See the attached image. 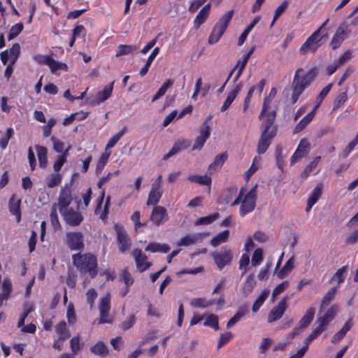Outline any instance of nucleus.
<instances>
[{
    "instance_id": "54",
    "label": "nucleus",
    "mask_w": 358,
    "mask_h": 358,
    "mask_svg": "<svg viewBox=\"0 0 358 358\" xmlns=\"http://www.w3.org/2000/svg\"><path fill=\"white\" fill-rule=\"evenodd\" d=\"M62 177L61 174L57 173H52L50 176V177L48 179L47 182V186L49 188H53L60 184L62 182Z\"/></svg>"
},
{
    "instance_id": "1",
    "label": "nucleus",
    "mask_w": 358,
    "mask_h": 358,
    "mask_svg": "<svg viewBox=\"0 0 358 358\" xmlns=\"http://www.w3.org/2000/svg\"><path fill=\"white\" fill-rule=\"evenodd\" d=\"M277 94V89L272 87L268 96L263 102L261 113L259 116V120H262L261 124V134L257 143V152L259 155H262L266 152L273 139L277 134V127L274 125V121L276 116L275 110L268 112L270 104Z\"/></svg>"
},
{
    "instance_id": "43",
    "label": "nucleus",
    "mask_w": 358,
    "mask_h": 358,
    "mask_svg": "<svg viewBox=\"0 0 358 358\" xmlns=\"http://www.w3.org/2000/svg\"><path fill=\"white\" fill-rule=\"evenodd\" d=\"M109 157L110 153L105 152L101 155V157L98 159L95 169V173L97 176L102 173L105 166L108 163Z\"/></svg>"
},
{
    "instance_id": "3",
    "label": "nucleus",
    "mask_w": 358,
    "mask_h": 358,
    "mask_svg": "<svg viewBox=\"0 0 358 358\" xmlns=\"http://www.w3.org/2000/svg\"><path fill=\"white\" fill-rule=\"evenodd\" d=\"M257 185H255L250 191L242 197L244 194V188L242 187L239 192L238 196L231 203V206H236L241 203L239 213L241 217L245 216L247 214L254 210L256 206L257 201Z\"/></svg>"
},
{
    "instance_id": "15",
    "label": "nucleus",
    "mask_w": 358,
    "mask_h": 358,
    "mask_svg": "<svg viewBox=\"0 0 358 358\" xmlns=\"http://www.w3.org/2000/svg\"><path fill=\"white\" fill-rule=\"evenodd\" d=\"M117 232V242L121 253L128 251L131 246V241L125 230L119 226L115 227Z\"/></svg>"
},
{
    "instance_id": "56",
    "label": "nucleus",
    "mask_w": 358,
    "mask_h": 358,
    "mask_svg": "<svg viewBox=\"0 0 358 358\" xmlns=\"http://www.w3.org/2000/svg\"><path fill=\"white\" fill-rule=\"evenodd\" d=\"M263 261V250L260 248L255 250L252 256L251 263L253 266L259 265Z\"/></svg>"
},
{
    "instance_id": "8",
    "label": "nucleus",
    "mask_w": 358,
    "mask_h": 358,
    "mask_svg": "<svg viewBox=\"0 0 358 358\" xmlns=\"http://www.w3.org/2000/svg\"><path fill=\"white\" fill-rule=\"evenodd\" d=\"M212 257L219 270H222L224 266L231 264L233 255L230 248L222 247L220 251L213 252Z\"/></svg>"
},
{
    "instance_id": "31",
    "label": "nucleus",
    "mask_w": 358,
    "mask_h": 358,
    "mask_svg": "<svg viewBox=\"0 0 358 358\" xmlns=\"http://www.w3.org/2000/svg\"><path fill=\"white\" fill-rule=\"evenodd\" d=\"M187 180L192 182H196L202 185L210 186L212 179L207 175L200 176L197 174H189Z\"/></svg>"
},
{
    "instance_id": "20",
    "label": "nucleus",
    "mask_w": 358,
    "mask_h": 358,
    "mask_svg": "<svg viewBox=\"0 0 358 358\" xmlns=\"http://www.w3.org/2000/svg\"><path fill=\"white\" fill-rule=\"evenodd\" d=\"M110 294H108L101 298L99 304V312H100V320L99 324L110 323L112 321L107 319L108 313L110 309Z\"/></svg>"
},
{
    "instance_id": "58",
    "label": "nucleus",
    "mask_w": 358,
    "mask_h": 358,
    "mask_svg": "<svg viewBox=\"0 0 358 358\" xmlns=\"http://www.w3.org/2000/svg\"><path fill=\"white\" fill-rule=\"evenodd\" d=\"M289 286V282L285 280L278 285L272 292V300H275V297L282 293Z\"/></svg>"
},
{
    "instance_id": "60",
    "label": "nucleus",
    "mask_w": 358,
    "mask_h": 358,
    "mask_svg": "<svg viewBox=\"0 0 358 358\" xmlns=\"http://www.w3.org/2000/svg\"><path fill=\"white\" fill-rule=\"evenodd\" d=\"M66 152L60 155L53 164V169L55 172H59L64 164L66 162Z\"/></svg>"
},
{
    "instance_id": "21",
    "label": "nucleus",
    "mask_w": 358,
    "mask_h": 358,
    "mask_svg": "<svg viewBox=\"0 0 358 358\" xmlns=\"http://www.w3.org/2000/svg\"><path fill=\"white\" fill-rule=\"evenodd\" d=\"M243 87L242 83L240 82L238 83H236L233 88L228 92L227 99H225L224 102L223 103L220 110L222 112H224L227 110V109L231 106L232 102L234 101L236 97L237 96L238 94L241 90V88Z\"/></svg>"
},
{
    "instance_id": "7",
    "label": "nucleus",
    "mask_w": 358,
    "mask_h": 358,
    "mask_svg": "<svg viewBox=\"0 0 358 358\" xmlns=\"http://www.w3.org/2000/svg\"><path fill=\"white\" fill-rule=\"evenodd\" d=\"M213 117L212 115H209L204 120L199 129L200 135L195 139L192 150H201L206 140L210 135V122Z\"/></svg>"
},
{
    "instance_id": "37",
    "label": "nucleus",
    "mask_w": 358,
    "mask_h": 358,
    "mask_svg": "<svg viewBox=\"0 0 358 358\" xmlns=\"http://www.w3.org/2000/svg\"><path fill=\"white\" fill-rule=\"evenodd\" d=\"M90 352L98 356H106L108 354V349L103 341H98L90 348Z\"/></svg>"
},
{
    "instance_id": "59",
    "label": "nucleus",
    "mask_w": 358,
    "mask_h": 358,
    "mask_svg": "<svg viewBox=\"0 0 358 358\" xmlns=\"http://www.w3.org/2000/svg\"><path fill=\"white\" fill-rule=\"evenodd\" d=\"M190 304L194 308H206L210 303L203 298H194L191 300Z\"/></svg>"
},
{
    "instance_id": "17",
    "label": "nucleus",
    "mask_w": 358,
    "mask_h": 358,
    "mask_svg": "<svg viewBox=\"0 0 358 358\" xmlns=\"http://www.w3.org/2000/svg\"><path fill=\"white\" fill-rule=\"evenodd\" d=\"M310 150V144L308 143V141L306 138H302L292 155L291 159H290V164L292 165L297 162L300 159L306 157Z\"/></svg>"
},
{
    "instance_id": "25",
    "label": "nucleus",
    "mask_w": 358,
    "mask_h": 358,
    "mask_svg": "<svg viewBox=\"0 0 358 358\" xmlns=\"http://www.w3.org/2000/svg\"><path fill=\"white\" fill-rule=\"evenodd\" d=\"M35 148L37 152L39 166L41 169H45L48 164V149L42 145H36Z\"/></svg>"
},
{
    "instance_id": "42",
    "label": "nucleus",
    "mask_w": 358,
    "mask_h": 358,
    "mask_svg": "<svg viewBox=\"0 0 358 358\" xmlns=\"http://www.w3.org/2000/svg\"><path fill=\"white\" fill-rule=\"evenodd\" d=\"M173 80L171 79L166 80L162 85L160 87V88L158 90V91L156 92V94L153 96L152 99V101L154 102L159 99H160L162 96H163L167 90L171 87L173 85Z\"/></svg>"
},
{
    "instance_id": "2",
    "label": "nucleus",
    "mask_w": 358,
    "mask_h": 358,
    "mask_svg": "<svg viewBox=\"0 0 358 358\" xmlns=\"http://www.w3.org/2000/svg\"><path fill=\"white\" fill-rule=\"evenodd\" d=\"M73 264L81 275H88L94 278L98 273V262L96 257L90 252L76 253L72 255Z\"/></svg>"
},
{
    "instance_id": "51",
    "label": "nucleus",
    "mask_w": 358,
    "mask_h": 358,
    "mask_svg": "<svg viewBox=\"0 0 358 358\" xmlns=\"http://www.w3.org/2000/svg\"><path fill=\"white\" fill-rule=\"evenodd\" d=\"M338 287H334L331 288L324 296L322 303L321 308L324 310V307L334 298L336 292H337Z\"/></svg>"
},
{
    "instance_id": "39",
    "label": "nucleus",
    "mask_w": 358,
    "mask_h": 358,
    "mask_svg": "<svg viewBox=\"0 0 358 358\" xmlns=\"http://www.w3.org/2000/svg\"><path fill=\"white\" fill-rule=\"evenodd\" d=\"M313 319V308H310L306 315L299 322L297 328H300L302 331L305 329L312 322Z\"/></svg>"
},
{
    "instance_id": "52",
    "label": "nucleus",
    "mask_w": 358,
    "mask_h": 358,
    "mask_svg": "<svg viewBox=\"0 0 358 358\" xmlns=\"http://www.w3.org/2000/svg\"><path fill=\"white\" fill-rule=\"evenodd\" d=\"M50 219L51 224L55 230H57V229H60L61 225H60L58 215H57L56 203H54L53 206H52L50 214Z\"/></svg>"
},
{
    "instance_id": "32",
    "label": "nucleus",
    "mask_w": 358,
    "mask_h": 358,
    "mask_svg": "<svg viewBox=\"0 0 358 358\" xmlns=\"http://www.w3.org/2000/svg\"><path fill=\"white\" fill-rule=\"evenodd\" d=\"M228 155L227 152H223L220 155H217L213 162L209 165L208 166V171L211 172L212 171H217V169H220L225 161L227 159Z\"/></svg>"
},
{
    "instance_id": "40",
    "label": "nucleus",
    "mask_w": 358,
    "mask_h": 358,
    "mask_svg": "<svg viewBox=\"0 0 358 358\" xmlns=\"http://www.w3.org/2000/svg\"><path fill=\"white\" fill-rule=\"evenodd\" d=\"M269 290L267 289H264L256 301L254 302L252 310L253 313H257L259 308L262 306L266 299L269 295Z\"/></svg>"
},
{
    "instance_id": "11",
    "label": "nucleus",
    "mask_w": 358,
    "mask_h": 358,
    "mask_svg": "<svg viewBox=\"0 0 358 358\" xmlns=\"http://www.w3.org/2000/svg\"><path fill=\"white\" fill-rule=\"evenodd\" d=\"M66 244L71 250H80L84 248V238L81 232H68L66 235Z\"/></svg>"
},
{
    "instance_id": "55",
    "label": "nucleus",
    "mask_w": 358,
    "mask_h": 358,
    "mask_svg": "<svg viewBox=\"0 0 358 358\" xmlns=\"http://www.w3.org/2000/svg\"><path fill=\"white\" fill-rule=\"evenodd\" d=\"M55 330L59 336V338L66 339L69 336V334L66 328V324L64 321H62L58 323L55 327Z\"/></svg>"
},
{
    "instance_id": "46",
    "label": "nucleus",
    "mask_w": 358,
    "mask_h": 358,
    "mask_svg": "<svg viewBox=\"0 0 358 358\" xmlns=\"http://www.w3.org/2000/svg\"><path fill=\"white\" fill-rule=\"evenodd\" d=\"M294 268V260L292 258H290L289 260L286 262L284 266L281 268V269L277 273V276L279 279H283L285 276H287L289 273Z\"/></svg>"
},
{
    "instance_id": "33",
    "label": "nucleus",
    "mask_w": 358,
    "mask_h": 358,
    "mask_svg": "<svg viewBox=\"0 0 358 358\" xmlns=\"http://www.w3.org/2000/svg\"><path fill=\"white\" fill-rule=\"evenodd\" d=\"M229 237V231L228 229L224 230L220 233H218L217 235H215L214 237L212 238L210 240V245L213 247H217L222 243H224L227 241Z\"/></svg>"
},
{
    "instance_id": "64",
    "label": "nucleus",
    "mask_w": 358,
    "mask_h": 358,
    "mask_svg": "<svg viewBox=\"0 0 358 358\" xmlns=\"http://www.w3.org/2000/svg\"><path fill=\"white\" fill-rule=\"evenodd\" d=\"M87 302L90 305V308H92L94 301L97 296L96 291L94 288L88 289L86 292Z\"/></svg>"
},
{
    "instance_id": "30",
    "label": "nucleus",
    "mask_w": 358,
    "mask_h": 358,
    "mask_svg": "<svg viewBox=\"0 0 358 358\" xmlns=\"http://www.w3.org/2000/svg\"><path fill=\"white\" fill-rule=\"evenodd\" d=\"M256 280L255 278V275L253 273L250 274L245 281L243 287H242V293L245 296L249 295L253 291L255 285Z\"/></svg>"
},
{
    "instance_id": "53",
    "label": "nucleus",
    "mask_w": 358,
    "mask_h": 358,
    "mask_svg": "<svg viewBox=\"0 0 358 358\" xmlns=\"http://www.w3.org/2000/svg\"><path fill=\"white\" fill-rule=\"evenodd\" d=\"M287 7H288V2L287 1H284L282 2V3L280 6H278L276 8V9L274 11V15H273L272 22L271 23V27L273 26L275 21L284 13V11L287 8Z\"/></svg>"
},
{
    "instance_id": "24",
    "label": "nucleus",
    "mask_w": 358,
    "mask_h": 358,
    "mask_svg": "<svg viewBox=\"0 0 358 358\" xmlns=\"http://www.w3.org/2000/svg\"><path fill=\"white\" fill-rule=\"evenodd\" d=\"M346 37H347V33H346L345 30L344 29V28L339 27L336 30V31L331 41V45L332 49L335 50L337 48H338L341 45L343 41L346 38Z\"/></svg>"
},
{
    "instance_id": "26",
    "label": "nucleus",
    "mask_w": 358,
    "mask_h": 358,
    "mask_svg": "<svg viewBox=\"0 0 358 358\" xmlns=\"http://www.w3.org/2000/svg\"><path fill=\"white\" fill-rule=\"evenodd\" d=\"M145 251L151 252H163L167 253L170 250V247L166 243H159L155 242H150L145 248Z\"/></svg>"
},
{
    "instance_id": "6",
    "label": "nucleus",
    "mask_w": 358,
    "mask_h": 358,
    "mask_svg": "<svg viewBox=\"0 0 358 358\" xmlns=\"http://www.w3.org/2000/svg\"><path fill=\"white\" fill-rule=\"evenodd\" d=\"M337 306H332L325 311L321 310L317 320V327L315 328V338L325 330L328 324L334 319L337 311Z\"/></svg>"
},
{
    "instance_id": "14",
    "label": "nucleus",
    "mask_w": 358,
    "mask_h": 358,
    "mask_svg": "<svg viewBox=\"0 0 358 358\" xmlns=\"http://www.w3.org/2000/svg\"><path fill=\"white\" fill-rule=\"evenodd\" d=\"M209 236L208 232H199L195 234H189L182 237L177 243V245L189 246L198 243H201L203 239Z\"/></svg>"
},
{
    "instance_id": "16",
    "label": "nucleus",
    "mask_w": 358,
    "mask_h": 358,
    "mask_svg": "<svg viewBox=\"0 0 358 358\" xmlns=\"http://www.w3.org/2000/svg\"><path fill=\"white\" fill-rule=\"evenodd\" d=\"M287 297L282 298L278 305L271 310L267 317L268 323H273L282 317L287 308Z\"/></svg>"
},
{
    "instance_id": "61",
    "label": "nucleus",
    "mask_w": 358,
    "mask_h": 358,
    "mask_svg": "<svg viewBox=\"0 0 358 358\" xmlns=\"http://www.w3.org/2000/svg\"><path fill=\"white\" fill-rule=\"evenodd\" d=\"M232 336V334L229 331L221 334L217 343V348H221L226 345L231 339Z\"/></svg>"
},
{
    "instance_id": "29",
    "label": "nucleus",
    "mask_w": 358,
    "mask_h": 358,
    "mask_svg": "<svg viewBox=\"0 0 358 358\" xmlns=\"http://www.w3.org/2000/svg\"><path fill=\"white\" fill-rule=\"evenodd\" d=\"M254 50H255V48L252 47V48H251L248 51V52H246L243 56V61L241 62H242L241 66H239V69H237V72L236 73V75H235V76L233 78V83H236L238 80V79L240 78V77H241V74H242V73H243L245 66L247 65V63H248L250 57L253 54Z\"/></svg>"
},
{
    "instance_id": "63",
    "label": "nucleus",
    "mask_w": 358,
    "mask_h": 358,
    "mask_svg": "<svg viewBox=\"0 0 358 358\" xmlns=\"http://www.w3.org/2000/svg\"><path fill=\"white\" fill-rule=\"evenodd\" d=\"M135 322H136V317L134 315H131L121 323L120 328L123 331L128 330L134 326Z\"/></svg>"
},
{
    "instance_id": "4",
    "label": "nucleus",
    "mask_w": 358,
    "mask_h": 358,
    "mask_svg": "<svg viewBox=\"0 0 358 358\" xmlns=\"http://www.w3.org/2000/svg\"><path fill=\"white\" fill-rule=\"evenodd\" d=\"M302 73H303V70L299 69L295 72L294 76L292 83L293 93L291 97L293 103L296 102L304 89L308 86L313 80V67L310 68L306 74L301 75Z\"/></svg>"
},
{
    "instance_id": "62",
    "label": "nucleus",
    "mask_w": 358,
    "mask_h": 358,
    "mask_svg": "<svg viewBox=\"0 0 358 358\" xmlns=\"http://www.w3.org/2000/svg\"><path fill=\"white\" fill-rule=\"evenodd\" d=\"M70 346L72 353L74 355H77V353L80 350V338L78 336L73 337L70 341Z\"/></svg>"
},
{
    "instance_id": "27",
    "label": "nucleus",
    "mask_w": 358,
    "mask_h": 358,
    "mask_svg": "<svg viewBox=\"0 0 358 358\" xmlns=\"http://www.w3.org/2000/svg\"><path fill=\"white\" fill-rule=\"evenodd\" d=\"M162 193L163 191L162 189L151 187L146 204L148 206L152 205L156 206L162 197Z\"/></svg>"
},
{
    "instance_id": "48",
    "label": "nucleus",
    "mask_w": 358,
    "mask_h": 358,
    "mask_svg": "<svg viewBox=\"0 0 358 358\" xmlns=\"http://www.w3.org/2000/svg\"><path fill=\"white\" fill-rule=\"evenodd\" d=\"M324 24V23L320 27L319 29L315 31V45H320L327 41V33L324 32V30L322 29Z\"/></svg>"
},
{
    "instance_id": "50",
    "label": "nucleus",
    "mask_w": 358,
    "mask_h": 358,
    "mask_svg": "<svg viewBox=\"0 0 358 358\" xmlns=\"http://www.w3.org/2000/svg\"><path fill=\"white\" fill-rule=\"evenodd\" d=\"M24 26L21 22H18L12 26L9 30L8 40L11 41L17 37L23 30Z\"/></svg>"
},
{
    "instance_id": "23",
    "label": "nucleus",
    "mask_w": 358,
    "mask_h": 358,
    "mask_svg": "<svg viewBox=\"0 0 358 358\" xmlns=\"http://www.w3.org/2000/svg\"><path fill=\"white\" fill-rule=\"evenodd\" d=\"M210 10V3L206 4L199 12L194 20V26L198 29L202 24L205 22L208 18Z\"/></svg>"
},
{
    "instance_id": "18",
    "label": "nucleus",
    "mask_w": 358,
    "mask_h": 358,
    "mask_svg": "<svg viewBox=\"0 0 358 358\" xmlns=\"http://www.w3.org/2000/svg\"><path fill=\"white\" fill-rule=\"evenodd\" d=\"M132 255L134 257L136 268L139 272H144L152 266V263L147 261L148 257L142 252L141 250L134 249L132 251Z\"/></svg>"
},
{
    "instance_id": "45",
    "label": "nucleus",
    "mask_w": 358,
    "mask_h": 358,
    "mask_svg": "<svg viewBox=\"0 0 358 358\" xmlns=\"http://www.w3.org/2000/svg\"><path fill=\"white\" fill-rule=\"evenodd\" d=\"M219 217L220 214L218 213H214L208 216L199 217L194 222V225L199 226L210 224L215 221Z\"/></svg>"
},
{
    "instance_id": "9",
    "label": "nucleus",
    "mask_w": 358,
    "mask_h": 358,
    "mask_svg": "<svg viewBox=\"0 0 358 358\" xmlns=\"http://www.w3.org/2000/svg\"><path fill=\"white\" fill-rule=\"evenodd\" d=\"M105 197V190L102 189L101 194L98 199H96V204L94 209V213L96 215H99V217L103 221H105L108 218V215L109 213V207L110 204V196H108L106 198L105 203L103 210L101 209V206L103 202V199Z\"/></svg>"
},
{
    "instance_id": "49",
    "label": "nucleus",
    "mask_w": 358,
    "mask_h": 358,
    "mask_svg": "<svg viewBox=\"0 0 358 358\" xmlns=\"http://www.w3.org/2000/svg\"><path fill=\"white\" fill-rule=\"evenodd\" d=\"M204 326L210 327L215 331L219 330V320L218 317L214 314L209 315L205 320Z\"/></svg>"
},
{
    "instance_id": "13",
    "label": "nucleus",
    "mask_w": 358,
    "mask_h": 358,
    "mask_svg": "<svg viewBox=\"0 0 358 358\" xmlns=\"http://www.w3.org/2000/svg\"><path fill=\"white\" fill-rule=\"evenodd\" d=\"M73 200L71 189L69 187H65L62 188L59 196L58 198V203L56 206H58V210L61 213H64L66 211L71 203Z\"/></svg>"
},
{
    "instance_id": "28",
    "label": "nucleus",
    "mask_w": 358,
    "mask_h": 358,
    "mask_svg": "<svg viewBox=\"0 0 358 358\" xmlns=\"http://www.w3.org/2000/svg\"><path fill=\"white\" fill-rule=\"evenodd\" d=\"M114 81L106 85L102 91H99L96 94V100L98 103L106 101L110 96L113 90Z\"/></svg>"
},
{
    "instance_id": "41",
    "label": "nucleus",
    "mask_w": 358,
    "mask_h": 358,
    "mask_svg": "<svg viewBox=\"0 0 358 358\" xmlns=\"http://www.w3.org/2000/svg\"><path fill=\"white\" fill-rule=\"evenodd\" d=\"M352 327V322L350 320H348L341 329L334 335L331 339V342L334 343L339 342L346 334V333Z\"/></svg>"
},
{
    "instance_id": "47",
    "label": "nucleus",
    "mask_w": 358,
    "mask_h": 358,
    "mask_svg": "<svg viewBox=\"0 0 358 358\" xmlns=\"http://www.w3.org/2000/svg\"><path fill=\"white\" fill-rule=\"evenodd\" d=\"M348 266H344L341 268L338 269L335 274L332 276L331 280L333 282H336L338 285H339L341 282H343L345 278V273L348 271ZM338 287V286H337Z\"/></svg>"
},
{
    "instance_id": "35",
    "label": "nucleus",
    "mask_w": 358,
    "mask_h": 358,
    "mask_svg": "<svg viewBox=\"0 0 358 358\" xmlns=\"http://www.w3.org/2000/svg\"><path fill=\"white\" fill-rule=\"evenodd\" d=\"M46 65L49 66L51 73L54 74H55L58 70L67 71L69 69L66 63L56 61L52 57Z\"/></svg>"
},
{
    "instance_id": "10",
    "label": "nucleus",
    "mask_w": 358,
    "mask_h": 358,
    "mask_svg": "<svg viewBox=\"0 0 358 358\" xmlns=\"http://www.w3.org/2000/svg\"><path fill=\"white\" fill-rule=\"evenodd\" d=\"M20 54V45L17 43L12 45L9 50H6L0 53V59L3 65L8 63L15 64Z\"/></svg>"
},
{
    "instance_id": "36",
    "label": "nucleus",
    "mask_w": 358,
    "mask_h": 358,
    "mask_svg": "<svg viewBox=\"0 0 358 358\" xmlns=\"http://www.w3.org/2000/svg\"><path fill=\"white\" fill-rule=\"evenodd\" d=\"M159 47H156L152 50V51L150 53V55H149L145 65L140 70L139 74L141 76H144L148 73L152 62L154 61V59H155L157 55L159 54Z\"/></svg>"
},
{
    "instance_id": "19",
    "label": "nucleus",
    "mask_w": 358,
    "mask_h": 358,
    "mask_svg": "<svg viewBox=\"0 0 358 358\" xmlns=\"http://www.w3.org/2000/svg\"><path fill=\"white\" fill-rule=\"evenodd\" d=\"M63 216L65 222L71 226L76 227L80 224L83 220V216L79 211L74 210L73 208H69L64 213H61Z\"/></svg>"
},
{
    "instance_id": "44",
    "label": "nucleus",
    "mask_w": 358,
    "mask_h": 358,
    "mask_svg": "<svg viewBox=\"0 0 358 358\" xmlns=\"http://www.w3.org/2000/svg\"><path fill=\"white\" fill-rule=\"evenodd\" d=\"M138 49L136 45H120L118 46V50L115 54L116 57H119L122 55H128L133 53Z\"/></svg>"
},
{
    "instance_id": "5",
    "label": "nucleus",
    "mask_w": 358,
    "mask_h": 358,
    "mask_svg": "<svg viewBox=\"0 0 358 358\" xmlns=\"http://www.w3.org/2000/svg\"><path fill=\"white\" fill-rule=\"evenodd\" d=\"M234 15V10H230L222 15L213 28L212 32L208 38V43L215 44L219 41L225 32L230 21Z\"/></svg>"
},
{
    "instance_id": "57",
    "label": "nucleus",
    "mask_w": 358,
    "mask_h": 358,
    "mask_svg": "<svg viewBox=\"0 0 358 358\" xmlns=\"http://www.w3.org/2000/svg\"><path fill=\"white\" fill-rule=\"evenodd\" d=\"M313 47V34H312L307 40L303 43L299 49V53L301 55H305L309 50H311Z\"/></svg>"
},
{
    "instance_id": "38",
    "label": "nucleus",
    "mask_w": 358,
    "mask_h": 358,
    "mask_svg": "<svg viewBox=\"0 0 358 358\" xmlns=\"http://www.w3.org/2000/svg\"><path fill=\"white\" fill-rule=\"evenodd\" d=\"M201 85H202V79H201V78H199L196 80L195 85H194V92L192 96V98L193 99L196 100L197 99L198 94L200 92H201L202 96H205L207 94V93L210 87V85H206L203 88H201Z\"/></svg>"
},
{
    "instance_id": "12",
    "label": "nucleus",
    "mask_w": 358,
    "mask_h": 358,
    "mask_svg": "<svg viewBox=\"0 0 358 358\" xmlns=\"http://www.w3.org/2000/svg\"><path fill=\"white\" fill-rule=\"evenodd\" d=\"M168 220L166 209L162 206H155L149 217V220L156 227L164 224Z\"/></svg>"
},
{
    "instance_id": "34",
    "label": "nucleus",
    "mask_w": 358,
    "mask_h": 358,
    "mask_svg": "<svg viewBox=\"0 0 358 358\" xmlns=\"http://www.w3.org/2000/svg\"><path fill=\"white\" fill-rule=\"evenodd\" d=\"M313 119V109L304 116L295 126L293 133L298 134Z\"/></svg>"
},
{
    "instance_id": "22",
    "label": "nucleus",
    "mask_w": 358,
    "mask_h": 358,
    "mask_svg": "<svg viewBox=\"0 0 358 358\" xmlns=\"http://www.w3.org/2000/svg\"><path fill=\"white\" fill-rule=\"evenodd\" d=\"M21 200L17 199L15 194L10 198L8 202V209L10 213L15 216L17 222L21 220V211H20Z\"/></svg>"
}]
</instances>
